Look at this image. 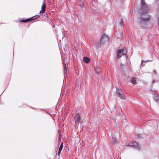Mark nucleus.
Segmentation results:
<instances>
[{"instance_id": "nucleus-1", "label": "nucleus", "mask_w": 159, "mask_h": 159, "mask_svg": "<svg viewBox=\"0 0 159 159\" xmlns=\"http://www.w3.org/2000/svg\"><path fill=\"white\" fill-rule=\"evenodd\" d=\"M148 10L141 11L142 16L141 17V20L143 21H149L150 19V17L147 14Z\"/></svg>"}, {"instance_id": "nucleus-2", "label": "nucleus", "mask_w": 159, "mask_h": 159, "mask_svg": "<svg viewBox=\"0 0 159 159\" xmlns=\"http://www.w3.org/2000/svg\"><path fill=\"white\" fill-rule=\"evenodd\" d=\"M109 41V37L107 35L104 34L102 37L100 42L102 44H107L108 43Z\"/></svg>"}, {"instance_id": "nucleus-3", "label": "nucleus", "mask_w": 159, "mask_h": 159, "mask_svg": "<svg viewBox=\"0 0 159 159\" xmlns=\"http://www.w3.org/2000/svg\"><path fill=\"white\" fill-rule=\"evenodd\" d=\"M127 51L125 49H120L117 51V58H120L123 55H126Z\"/></svg>"}, {"instance_id": "nucleus-4", "label": "nucleus", "mask_w": 159, "mask_h": 159, "mask_svg": "<svg viewBox=\"0 0 159 159\" xmlns=\"http://www.w3.org/2000/svg\"><path fill=\"white\" fill-rule=\"evenodd\" d=\"M116 93L118 94V96H119L120 99L124 100L126 98L124 94V93L121 90H119V89H116Z\"/></svg>"}, {"instance_id": "nucleus-5", "label": "nucleus", "mask_w": 159, "mask_h": 159, "mask_svg": "<svg viewBox=\"0 0 159 159\" xmlns=\"http://www.w3.org/2000/svg\"><path fill=\"white\" fill-rule=\"evenodd\" d=\"M142 11L148 10V7L145 2L144 0H141Z\"/></svg>"}, {"instance_id": "nucleus-6", "label": "nucleus", "mask_w": 159, "mask_h": 159, "mask_svg": "<svg viewBox=\"0 0 159 159\" xmlns=\"http://www.w3.org/2000/svg\"><path fill=\"white\" fill-rule=\"evenodd\" d=\"M74 119L75 124L80 122L81 119L80 113H78L76 114L75 116Z\"/></svg>"}, {"instance_id": "nucleus-7", "label": "nucleus", "mask_w": 159, "mask_h": 159, "mask_svg": "<svg viewBox=\"0 0 159 159\" xmlns=\"http://www.w3.org/2000/svg\"><path fill=\"white\" fill-rule=\"evenodd\" d=\"M37 19V18H35L34 17H31L30 18L27 19H22L20 20V22L23 23H26L32 21L34 20Z\"/></svg>"}, {"instance_id": "nucleus-8", "label": "nucleus", "mask_w": 159, "mask_h": 159, "mask_svg": "<svg viewBox=\"0 0 159 159\" xmlns=\"http://www.w3.org/2000/svg\"><path fill=\"white\" fill-rule=\"evenodd\" d=\"M46 11V4L44 3H43L41 6V10L40 11V14L42 15Z\"/></svg>"}, {"instance_id": "nucleus-9", "label": "nucleus", "mask_w": 159, "mask_h": 159, "mask_svg": "<svg viewBox=\"0 0 159 159\" xmlns=\"http://www.w3.org/2000/svg\"><path fill=\"white\" fill-rule=\"evenodd\" d=\"M63 142L61 144V145H60V147L59 149V151L58 153V155L59 156V157L60 156V153L62 150L63 147Z\"/></svg>"}, {"instance_id": "nucleus-10", "label": "nucleus", "mask_w": 159, "mask_h": 159, "mask_svg": "<svg viewBox=\"0 0 159 159\" xmlns=\"http://www.w3.org/2000/svg\"><path fill=\"white\" fill-rule=\"evenodd\" d=\"M63 142L61 144V145H60V147L59 149V151L58 153V155L59 156V157L60 156V153L62 150L63 147Z\"/></svg>"}, {"instance_id": "nucleus-11", "label": "nucleus", "mask_w": 159, "mask_h": 159, "mask_svg": "<svg viewBox=\"0 0 159 159\" xmlns=\"http://www.w3.org/2000/svg\"><path fill=\"white\" fill-rule=\"evenodd\" d=\"M83 60L86 63H88L90 61V59L86 57H84L83 58Z\"/></svg>"}, {"instance_id": "nucleus-12", "label": "nucleus", "mask_w": 159, "mask_h": 159, "mask_svg": "<svg viewBox=\"0 0 159 159\" xmlns=\"http://www.w3.org/2000/svg\"><path fill=\"white\" fill-rule=\"evenodd\" d=\"M95 71L97 74L99 75L100 72V69L99 66H97L95 68Z\"/></svg>"}, {"instance_id": "nucleus-13", "label": "nucleus", "mask_w": 159, "mask_h": 159, "mask_svg": "<svg viewBox=\"0 0 159 159\" xmlns=\"http://www.w3.org/2000/svg\"><path fill=\"white\" fill-rule=\"evenodd\" d=\"M131 82L134 84H136V78L135 77L132 78L131 80Z\"/></svg>"}, {"instance_id": "nucleus-14", "label": "nucleus", "mask_w": 159, "mask_h": 159, "mask_svg": "<svg viewBox=\"0 0 159 159\" xmlns=\"http://www.w3.org/2000/svg\"><path fill=\"white\" fill-rule=\"evenodd\" d=\"M154 100L157 102H159V96L156 95L154 97Z\"/></svg>"}, {"instance_id": "nucleus-15", "label": "nucleus", "mask_w": 159, "mask_h": 159, "mask_svg": "<svg viewBox=\"0 0 159 159\" xmlns=\"http://www.w3.org/2000/svg\"><path fill=\"white\" fill-rule=\"evenodd\" d=\"M112 141L114 144H115L118 142L117 140L116 139V138L113 137L112 138Z\"/></svg>"}, {"instance_id": "nucleus-16", "label": "nucleus", "mask_w": 159, "mask_h": 159, "mask_svg": "<svg viewBox=\"0 0 159 159\" xmlns=\"http://www.w3.org/2000/svg\"><path fill=\"white\" fill-rule=\"evenodd\" d=\"M78 4L81 7H83L84 6V3L82 1H80L78 3Z\"/></svg>"}, {"instance_id": "nucleus-17", "label": "nucleus", "mask_w": 159, "mask_h": 159, "mask_svg": "<svg viewBox=\"0 0 159 159\" xmlns=\"http://www.w3.org/2000/svg\"><path fill=\"white\" fill-rule=\"evenodd\" d=\"M68 69V65L66 64L65 65V71L66 72Z\"/></svg>"}, {"instance_id": "nucleus-18", "label": "nucleus", "mask_w": 159, "mask_h": 159, "mask_svg": "<svg viewBox=\"0 0 159 159\" xmlns=\"http://www.w3.org/2000/svg\"><path fill=\"white\" fill-rule=\"evenodd\" d=\"M133 145L134 146L137 147L138 145V144L137 142H135L133 143Z\"/></svg>"}, {"instance_id": "nucleus-19", "label": "nucleus", "mask_w": 159, "mask_h": 159, "mask_svg": "<svg viewBox=\"0 0 159 159\" xmlns=\"http://www.w3.org/2000/svg\"><path fill=\"white\" fill-rule=\"evenodd\" d=\"M123 21L122 20V19H121V22H120V24L121 25L123 26Z\"/></svg>"}, {"instance_id": "nucleus-20", "label": "nucleus", "mask_w": 159, "mask_h": 159, "mask_svg": "<svg viewBox=\"0 0 159 159\" xmlns=\"http://www.w3.org/2000/svg\"><path fill=\"white\" fill-rule=\"evenodd\" d=\"M144 61V62H148V61Z\"/></svg>"}, {"instance_id": "nucleus-21", "label": "nucleus", "mask_w": 159, "mask_h": 159, "mask_svg": "<svg viewBox=\"0 0 159 159\" xmlns=\"http://www.w3.org/2000/svg\"><path fill=\"white\" fill-rule=\"evenodd\" d=\"M60 132L59 130H58V132Z\"/></svg>"}]
</instances>
